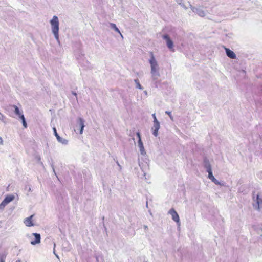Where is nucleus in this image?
Wrapping results in <instances>:
<instances>
[{"mask_svg":"<svg viewBox=\"0 0 262 262\" xmlns=\"http://www.w3.org/2000/svg\"><path fill=\"white\" fill-rule=\"evenodd\" d=\"M150 59H149V63L151 67V75L152 80L155 81L157 80L160 77L159 72V68L158 62L155 59L152 52L149 53Z\"/></svg>","mask_w":262,"mask_h":262,"instance_id":"nucleus-1","label":"nucleus"},{"mask_svg":"<svg viewBox=\"0 0 262 262\" xmlns=\"http://www.w3.org/2000/svg\"><path fill=\"white\" fill-rule=\"evenodd\" d=\"M50 24L51 25L52 32L53 34L55 39L58 42H59V20H58V17H53L52 19L50 20Z\"/></svg>","mask_w":262,"mask_h":262,"instance_id":"nucleus-2","label":"nucleus"},{"mask_svg":"<svg viewBox=\"0 0 262 262\" xmlns=\"http://www.w3.org/2000/svg\"><path fill=\"white\" fill-rule=\"evenodd\" d=\"M162 38L164 39L166 42V45L168 48L173 51V42L172 40L170 39L169 35L167 34H164L162 36Z\"/></svg>","mask_w":262,"mask_h":262,"instance_id":"nucleus-3","label":"nucleus"},{"mask_svg":"<svg viewBox=\"0 0 262 262\" xmlns=\"http://www.w3.org/2000/svg\"><path fill=\"white\" fill-rule=\"evenodd\" d=\"M191 8L193 12H194V15H197L200 16H203L205 15V12L203 10V7H193L190 5Z\"/></svg>","mask_w":262,"mask_h":262,"instance_id":"nucleus-4","label":"nucleus"},{"mask_svg":"<svg viewBox=\"0 0 262 262\" xmlns=\"http://www.w3.org/2000/svg\"><path fill=\"white\" fill-rule=\"evenodd\" d=\"M54 134L56 136L57 141L64 145H67L68 143V141L64 138H61L57 133L55 127L53 128Z\"/></svg>","mask_w":262,"mask_h":262,"instance_id":"nucleus-5","label":"nucleus"},{"mask_svg":"<svg viewBox=\"0 0 262 262\" xmlns=\"http://www.w3.org/2000/svg\"><path fill=\"white\" fill-rule=\"evenodd\" d=\"M169 213L171 215L172 220L175 221L177 223L180 224V221L179 216L176 210L172 208L169 211Z\"/></svg>","mask_w":262,"mask_h":262,"instance_id":"nucleus-6","label":"nucleus"},{"mask_svg":"<svg viewBox=\"0 0 262 262\" xmlns=\"http://www.w3.org/2000/svg\"><path fill=\"white\" fill-rule=\"evenodd\" d=\"M203 166L206 169L207 172L212 171L211 166L209 162V159L205 157L203 158Z\"/></svg>","mask_w":262,"mask_h":262,"instance_id":"nucleus-7","label":"nucleus"},{"mask_svg":"<svg viewBox=\"0 0 262 262\" xmlns=\"http://www.w3.org/2000/svg\"><path fill=\"white\" fill-rule=\"evenodd\" d=\"M160 122L159 121L157 122L155 121L154 122L153 126L151 128L152 130V134L154 136L157 137L158 135V130L160 129Z\"/></svg>","mask_w":262,"mask_h":262,"instance_id":"nucleus-8","label":"nucleus"},{"mask_svg":"<svg viewBox=\"0 0 262 262\" xmlns=\"http://www.w3.org/2000/svg\"><path fill=\"white\" fill-rule=\"evenodd\" d=\"M253 198L254 201H255V204H253L254 207L255 209L259 210L260 205L262 204V199L260 198L259 195L258 194L256 195V200H255V197L254 196Z\"/></svg>","mask_w":262,"mask_h":262,"instance_id":"nucleus-9","label":"nucleus"},{"mask_svg":"<svg viewBox=\"0 0 262 262\" xmlns=\"http://www.w3.org/2000/svg\"><path fill=\"white\" fill-rule=\"evenodd\" d=\"M208 173V178L210 179L212 182H213L214 184L216 185H219L221 186H224V184L223 183H221L220 182H219L217 179H216L214 177L213 175L212 171H209Z\"/></svg>","mask_w":262,"mask_h":262,"instance_id":"nucleus-10","label":"nucleus"},{"mask_svg":"<svg viewBox=\"0 0 262 262\" xmlns=\"http://www.w3.org/2000/svg\"><path fill=\"white\" fill-rule=\"evenodd\" d=\"M225 50L226 54L228 57L232 59H235L236 58V55L233 51L226 47H225Z\"/></svg>","mask_w":262,"mask_h":262,"instance_id":"nucleus-11","label":"nucleus"},{"mask_svg":"<svg viewBox=\"0 0 262 262\" xmlns=\"http://www.w3.org/2000/svg\"><path fill=\"white\" fill-rule=\"evenodd\" d=\"M33 235L34 236L35 239L34 241H32L31 242V244L33 245H35L36 244L40 243L41 239V236L40 234L34 233H33Z\"/></svg>","mask_w":262,"mask_h":262,"instance_id":"nucleus-12","label":"nucleus"},{"mask_svg":"<svg viewBox=\"0 0 262 262\" xmlns=\"http://www.w3.org/2000/svg\"><path fill=\"white\" fill-rule=\"evenodd\" d=\"M77 123L79 124V127H80V131L79 133L80 134H82L83 131V128L85 126L84 125V120L83 118L79 117L78 119Z\"/></svg>","mask_w":262,"mask_h":262,"instance_id":"nucleus-13","label":"nucleus"},{"mask_svg":"<svg viewBox=\"0 0 262 262\" xmlns=\"http://www.w3.org/2000/svg\"><path fill=\"white\" fill-rule=\"evenodd\" d=\"M138 146L140 149V154L143 156L145 155L146 154V152L144 149V147L143 146V143L142 140H138Z\"/></svg>","mask_w":262,"mask_h":262,"instance_id":"nucleus-14","label":"nucleus"},{"mask_svg":"<svg viewBox=\"0 0 262 262\" xmlns=\"http://www.w3.org/2000/svg\"><path fill=\"white\" fill-rule=\"evenodd\" d=\"M33 217V215L30 216L29 217H27L25 219L24 221V223L28 227H31L34 226V224L32 222V218Z\"/></svg>","mask_w":262,"mask_h":262,"instance_id":"nucleus-15","label":"nucleus"},{"mask_svg":"<svg viewBox=\"0 0 262 262\" xmlns=\"http://www.w3.org/2000/svg\"><path fill=\"white\" fill-rule=\"evenodd\" d=\"M109 25H110V27L111 29L114 30L115 32L118 33L120 35L121 37L122 38H123V35L121 33L119 29L116 26V24H115L114 23H109Z\"/></svg>","mask_w":262,"mask_h":262,"instance_id":"nucleus-16","label":"nucleus"},{"mask_svg":"<svg viewBox=\"0 0 262 262\" xmlns=\"http://www.w3.org/2000/svg\"><path fill=\"white\" fill-rule=\"evenodd\" d=\"M15 198V196L14 195H7L6 196L5 199H4V201L5 203H6L7 204H9L10 202H12L14 200Z\"/></svg>","mask_w":262,"mask_h":262,"instance_id":"nucleus-17","label":"nucleus"},{"mask_svg":"<svg viewBox=\"0 0 262 262\" xmlns=\"http://www.w3.org/2000/svg\"><path fill=\"white\" fill-rule=\"evenodd\" d=\"M18 117L21 120L23 126L25 128H27V123L26 122V119H25L24 114H22Z\"/></svg>","mask_w":262,"mask_h":262,"instance_id":"nucleus-18","label":"nucleus"},{"mask_svg":"<svg viewBox=\"0 0 262 262\" xmlns=\"http://www.w3.org/2000/svg\"><path fill=\"white\" fill-rule=\"evenodd\" d=\"M12 107L14 108V113L15 114L19 117L23 113L20 111L19 108L16 105H13Z\"/></svg>","mask_w":262,"mask_h":262,"instance_id":"nucleus-19","label":"nucleus"},{"mask_svg":"<svg viewBox=\"0 0 262 262\" xmlns=\"http://www.w3.org/2000/svg\"><path fill=\"white\" fill-rule=\"evenodd\" d=\"M134 82L136 84V88H138L139 89H140V90H143V87L140 84L139 80L138 79H135L134 80Z\"/></svg>","mask_w":262,"mask_h":262,"instance_id":"nucleus-20","label":"nucleus"},{"mask_svg":"<svg viewBox=\"0 0 262 262\" xmlns=\"http://www.w3.org/2000/svg\"><path fill=\"white\" fill-rule=\"evenodd\" d=\"M7 205V204L6 203H5L4 201H3L2 203L0 204V210L3 211Z\"/></svg>","mask_w":262,"mask_h":262,"instance_id":"nucleus-21","label":"nucleus"},{"mask_svg":"<svg viewBox=\"0 0 262 262\" xmlns=\"http://www.w3.org/2000/svg\"><path fill=\"white\" fill-rule=\"evenodd\" d=\"M6 255L4 254L0 255V262H5Z\"/></svg>","mask_w":262,"mask_h":262,"instance_id":"nucleus-22","label":"nucleus"},{"mask_svg":"<svg viewBox=\"0 0 262 262\" xmlns=\"http://www.w3.org/2000/svg\"><path fill=\"white\" fill-rule=\"evenodd\" d=\"M165 113H166V114L168 115V116H169V117H170V119H171V120H173V117H172V115H171V112H170L166 111L165 112Z\"/></svg>","mask_w":262,"mask_h":262,"instance_id":"nucleus-23","label":"nucleus"},{"mask_svg":"<svg viewBox=\"0 0 262 262\" xmlns=\"http://www.w3.org/2000/svg\"><path fill=\"white\" fill-rule=\"evenodd\" d=\"M176 1L177 3L178 4H179V5H180L182 6L183 7H184V6H184V4L183 3V0H176Z\"/></svg>","mask_w":262,"mask_h":262,"instance_id":"nucleus-24","label":"nucleus"},{"mask_svg":"<svg viewBox=\"0 0 262 262\" xmlns=\"http://www.w3.org/2000/svg\"><path fill=\"white\" fill-rule=\"evenodd\" d=\"M152 118L154 119L153 122H155V121H156L157 122L158 121V120H157V119L156 118V114L155 113L152 114Z\"/></svg>","mask_w":262,"mask_h":262,"instance_id":"nucleus-25","label":"nucleus"},{"mask_svg":"<svg viewBox=\"0 0 262 262\" xmlns=\"http://www.w3.org/2000/svg\"><path fill=\"white\" fill-rule=\"evenodd\" d=\"M136 135H137V136L138 138V140H142L141 139V134H140V133L139 132H137L136 133Z\"/></svg>","mask_w":262,"mask_h":262,"instance_id":"nucleus-26","label":"nucleus"},{"mask_svg":"<svg viewBox=\"0 0 262 262\" xmlns=\"http://www.w3.org/2000/svg\"><path fill=\"white\" fill-rule=\"evenodd\" d=\"M0 115H1V116H0V120L3 121L4 122H5V121H4V119L5 118L4 116L3 115H2L1 113H0Z\"/></svg>","mask_w":262,"mask_h":262,"instance_id":"nucleus-27","label":"nucleus"},{"mask_svg":"<svg viewBox=\"0 0 262 262\" xmlns=\"http://www.w3.org/2000/svg\"><path fill=\"white\" fill-rule=\"evenodd\" d=\"M36 158L37 159L38 161L41 164V165H43L42 162L40 161L41 159L40 156H37Z\"/></svg>","mask_w":262,"mask_h":262,"instance_id":"nucleus-28","label":"nucleus"},{"mask_svg":"<svg viewBox=\"0 0 262 262\" xmlns=\"http://www.w3.org/2000/svg\"><path fill=\"white\" fill-rule=\"evenodd\" d=\"M51 166L52 167V169H53V172H54V173L56 174V172H55V169H54V165L53 163L51 164Z\"/></svg>","mask_w":262,"mask_h":262,"instance_id":"nucleus-29","label":"nucleus"},{"mask_svg":"<svg viewBox=\"0 0 262 262\" xmlns=\"http://www.w3.org/2000/svg\"><path fill=\"white\" fill-rule=\"evenodd\" d=\"M0 145H3V140L2 137H0Z\"/></svg>","mask_w":262,"mask_h":262,"instance_id":"nucleus-30","label":"nucleus"},{"mask_svg":"<svg viewBox=\"0 0 262 262\" xmlns=\"http://www.w3.org/2000/svg\"><path fill=\"white\" fill-rule=\"evenodd\" d=\"M72 94L73 95H74V96H75L76 97H77V93H76V92L72 91Z\"/></svg>","mask_w":262,"mask_h":262,"instance_id":"nucleus-31","label":"nucleus"},{"mask_svg":"<svg viewBox=\"0 0 262 262\" xmlns=\"http://www.w3.org/2000/svg\"><path fill=\"white\" fill-rule=\"evenodd\" d=\"M144 228L145 229H147L148 228V226L147 225H144Z\"/></svg>","mask_w":262,"mask_h":262,"instance_id":"nucleus-32","label":"nucleus"},{"mask_svg":"<svg viewBox=\"0 0 262 262\" xmlns=\"http://www.w3.org/2000/svg\"><path fill=\"white\" fill-rule=\"evenodd\" d=\"M116 163H117V165H118L120 167H121V166L120 165V164H119V162H118V161H116Z\"/></svg>","mask_w":262,"mask_h":262,"instance_id":"nucleus-33","label":"nucleus"},{"mask_svg":"<svg viewBox=\"0 0 262 262\" xmlns=\"http://www.w3.org/2000/svg\"><path fill=\"white\" fill-rule=\"evenodd\" d=\"M54 254L56 255V256L57 258H58V256L57 254H56V253H55V251H54Z\"/></svg>","mask_w":262,"mask_h":262,"instance_id":"nucleus-34","label":"nucleus"},{"mask_svg":"<svg viewBox=\"0 0 262 262\" xmlns=\"http://www.w3.org/2000/svg\"><path fill=\"white\" fill-rule=\"evenodd\" d=\"M29 191H31V188H29Z\"/></svg>","mask_w":262,"mask_h":262,"instance_id":"nucleus-35","label":"nucleus"},{"mask_svg":"<svg viewBox=\"0 0 262 262\" xmlns=\"http://www.w3.org/2000/svg\"><path fill=\"white\" fill-rule=\"evenodd\" d=\"M16 262H21V261H20V260H16Z\"/></svg>","mask_w":262,"mask_h":262,"instance_id":"nucleus-36","label":"nucleus"}]
</instances>
